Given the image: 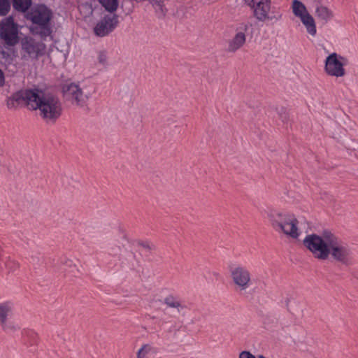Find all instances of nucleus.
I'll return each mask as SVG.
<instances>
[{"instance_id":"1","label":"nucleus","mask_w":358,"mask_h":358,"mask_svg":"<svg viewBox=\"0 0 358 358\" xmlns=\"http://www.w3.org/2000/svg\"><path fill=\"white\" fill-rule=\"evenodd\" d=\"M20 98L46 123H55L62 115V102L52 93L38 89L26 90L20 92Z\"/></svg>"},{"instance_id":"2","label":"nucleus","mask_w":358,"mask_h":358,"mask_svg":"<svg viewBox=\"0 0 358 358\" xmlns=\"http://www.w3.org/2000/svg\"><path fill=\"white\" fill-rule=\"evenodd\" d=\"M266 213L271 226L277 233L292 239L299 238L301 235L299 221L294 215L275 209H268Z\"/></svg>"},{"instance_id":"3","label":"nucleus","mask_w":358,"mask_h":358,"mask_svg":"<svg viewBox=\"0 0 358 358\" xmlns=\"http://www.w3.org/2000/svg\"><path fill=\"white\" fill-rule=\"evenodd\" d=\"M27 19L37 27L36 33L42 38L49 36L52 34L50 21L52 18V12L43 4L35 6L27 13Z\"/></svg>"},{"instance_id":"4","label":"nucleus","mask_w":358,"mask_h":358,"mask_svg":"<svg viewBox=\"0 0 358 358\" xmlns=\"http://www.w3.org/2000/svg\"><path fill=\"white\" fill-rule=\"evenodd\" d=\"M333 234L329 231H324L321 235L308 234L303 240V244L315 258L320 260H326L328 259L329 243L331 241Z\"/></svg>"},{"instance_id":"5","label":"nucleus","mask_w":358,"mask_h":358,"mask_svg":"<svg viewBox=\"0 0 358 358\" xmlns=\"http://www.w3.org/2000/svg\"><path fill=\"white\" fill-rule=\"evenodd\" d=\"M245 3L253 10V15L259 22L266 21L278 22L282 18L280 12L273 13L269 15L271 10V0H244Z\"/></svg>"},{"instance_id":"6","label":"nucleus","mask_w":358,"mask_h":358,"mask_svg":"<svg viewBox=\"0 0 358 358\" xmlns=\"http://www.w3.org/2000/svg\"><path fill=\"white\" fill-rule=\"evenodd\" d=\"M328 251V258L342 264L348 265L352 260V250L350 247L333 234Z\"/></svg>"},{"instance_id":"7","label":"nucleus","mask_w":358,"mask_h":358,"mask_svg":"<svg viewBox=\"0 0 358 358\" xmlns=\"http://www.w3.org/2000/svg\"><path fill=\"white\" fill-rule=\"evenodd\" d=\"M229 269L235 289L240 293L245 292L252 285V274L250 270L241 264L231 265Z\"/></svg>"},{"instance_id":"8","label":"nucleus","mask_w":358,"mask_h":358,"mask_svg":"<svg viewBox=\"0 0 358 358\" xmlns=\"http://www.w3.org/2000/svg\"><path fill=\"white\" fill-rule=\"evenodd\" d=\"M62 93L66 100L79 106H84L90 96V92L75 83L64 84L62 87Z\"/></svg>"},{"instance_id":"9","label":"nucleus","mask_w":358,"mask_h":358,"mask_svg":"<svg viewBox=\"0 0 358 358\" xmlns=\"http://www.w3.org/2000/svg\"><path fill=\"white\" fill-rule=\"evenodd\" d=\"M348 59L336 52L330 54L325 59L324 71L330 76L340 78L345 75L344 66Z\"/></svg>"},{"instance_id":"10","label":"nucleus","mask_w":358,"mask_h":358,"mask_svg":"<svg viewBox=\"0 0 358 358\" xmlns=\"http://www.w3.org/2000/svg\"><path fill=\"white\" fill-rule=\"evenodd\" d=\"M13 314V304L7 301L0 302V327L6 334L14 333L20 328L10 318Z\"/></svg>"},{"instance_id":"11","label":"nucleus","mask_w":358,"mask_h":358,"mask_svg":"<svg viewBox=\"0 0 358 358\" xmlns=\"http://www.w3.org/2000/svg\"><path fill=\"white\" fill-rule=\"evenodd\" d=\"M0 38L8 46H14L18 43V29L12 17H6L2 21L0 26Z\"/></svg>"},{"instance_id":"12","label":"nucleus","mask_w":358,"mask_h":358,"mask_svg":"<svg viewBox=\"0 0 358 358\" xmlns=\"http://www.w3.org/2000/svg\"><path fill=\"white\" fill-rule=\"evenodd\" d=\"M116 14L105 15L94 26V33L99 37L108 35L117 27L119 20Z\"/></svg>"},{"instance_id":"13","label":"nucleus","mask_w":358,"mask_h":358,"mask_svg":"<svg viewBox=\"0 0 358 358\" xmlns=\"http://www.w3.org/2000/svg\"><path fill=\"white\" fill-rule=\"evenodd\" d=\"M22 49L31 59H38L45 54V45L32 38H25L22 42Z\"/></svg>"},{"instance_id":"14","label":"nucleus","mask_w":358,"mask_h":358,"mask_svg":"<svg viewBox=\"0 0 358 358\" xmlns=\"http://www.w3.org/2000/svg\"><path fill=\"white\" fill-rule=\"evenodd\" d=\"M249 29V24L245 22L240 23L236 29V34L234 37L229 41L227 51L234 53L242 48L246 41L245 33Z\"/></svg>"},{"instance_id":"15","label":"nucleus","mask_w":358,"mask_h":358,"mask_svg":"<svg viewBox=\"0 0 358 358\" xmlns=\"http://www.w3.org/2000/svg\"><path fill=\"white\" fill-rule=\"evenodd\" d=\"M315 16L322 24H327L334 17V13L327 7L322 5H316Z\"/></svg>"},{"instance_id":"16","label":"nucleus","mask_w":358,"mask_h":358,"mask_svg":"<svg viewBox=\"0 0 358 358\" xmlns=\"http://www.w3.org/2000/svg\"><path fill=\"white\" fill-rule=\"evenodd\" d=\"M164 303L167 307L176 309L178 313L186 308L178 297L172 294L166 296L164 299Z\"/></svg>"},{"instance_id":"17","label":"nucleus","mask_w":358,"mask_h":358,"mask_svg":"<svg viewBox=\"0 0 358 358\" xmlns=\"http://www.w3.org/2000/svg\"><path fill=\"white\" fill-rule=\"evenodd\" d=\"M299 19L306 28L308 33L311 36H315L316 34V26L313 17L309 13Z\"/></svg>"},{"instance_id":"18","label":"nucleus","mask_w":358,"mask_h":358,"mask_svg":"<svg viewBox=\"0 0 358 358\" xmlns=\"http://www.w3.org/2000/svg\"><path fill=\"white\" fill-rule=\"evenodd\" d=\"M292 9L293 14L299 18L309 14L306 6L299 0L292 1Z\"/></svg>"},{"instance_id":"19","label":"nucleus","mask_w":358,"mask_h":358,"mask_svg":"<svg viewBox=\"0 0 358 358\" xmlns=\"http://www.w3.org/2000/svg\"><path fill=\"white\" fill-rule=\"evenodd\" d=\"M285 305L287 310L292 315L297 316L301 315L302 313V310L301 308V305L298 301H291L290 299H287L285 301Z\"/></svg>"},{"instance_id":"20","label":"nucleus","mask_w":358,"mask_h":358,"mask_svg":"<svg viewBox=\"0 0 358 358\" xmlns=\"http://www.w3.org/2000/svg\"><path fill=\"white\" fill-rule=\"evenodd\" d=\"M100 4L109 12V14H114L118 7L117 0H97Z\"/></svg>"},{"instance_id":"21","label":"nucleus","mask_w":358,"mask_h":358,"mask_svg":"<svg viewBox=\"0 0 358 358\" xmlns=\"http://www.w3.org/2000/svg\"><path fill=\"white\" fill-rule=\"evenodd\" d=\"M31 0H13V7L15 9L24 12L30 7Z\"/></svg>"},{"instance_id":"22","label":"nucleus","mask_w":358,"mask_h":358,"mask_svg":"<svg viewBox=\"0 0 358 358\" xmlns=\"http://www.w3.org/2000/svg\"><path fill=\"white\" fill-rule=\"evenodd\" d=\"M152 350L150 344H144L136 352V358H146L148 355Z\"/></svg>"},{"instance_id":"23","label":"nucleus","mask_w":358,"mask_h":358,"mask_svg":"<svg viewBox=\"0 0 358 358\" xmlns=\"http://www.w3.org/2000/svg\"><path fill=\"white\" fill-rule=\"evenodd\" d=\"M10 8V0H0V15L4 16L8 14Z\"/></svg>"},{"instance_id":"24","label":"nucleus","mask_w":358,"mask_h":358,"mask_svg":"<svg viewBox=\"0 0 358 358\" xmlns=\"http://www.w3.org/2000/svg\"><path fill=\"white\" fill-rule=\"evenodd\" d=\"M238 358H266L263 355H258L255 356L250 351L243 350L239 353Z\"/></svg>"},{"instance_id":"25","label":"nucleus","mask_w":358,"mask_h":358,"mask_svg":"<svg viewBox=\"0 0 358 358\" xmlns=\"http://www.w3.org/2000/svg\"><path fill=\"white\" fill-rule=\"evenodd\" d=\"M137 244L138 245L142 247L147 252H150L154 248V245L148 241H138Z\"/></svg>"},{"instance_id":"26","label":"nucleus","mask_w":358,"mask_h":358,"mask_svg":"<svg viewBox=\"0 0 358 358\" xmlns=\"http://www.w3.org/2000/svg\"><path fill=\"white\" fill-rule=\"evenodd\" d=\"M98 60L101 64H106L107 62V55L105 51H100L98 53Z\"/></svg>"},{"instance_id":"27","label":"nucleus","mask_w":358,"mask_h":358,"mask_svg":"<svg viewBox=\"0 0 358 358\" xmlns=\"http://www.w3.org/2000/svg\"><path fill=\"white\" fill-rule=\"evenodd\" d=\"M6 266L11 271H15L16 268H18L19 266V264L18 263L14 262V261H8V262H6Z\"/></svg>"},{"instance_id":"28","label":"nucleus","mask_w":358,"mask_h":358,"mask_svg":"<svg viewBox=\"0 0 358 358\" xmlns=\"http://www.w3.org/2000/svg\"><path fill=\"white\" fill-rule=\"evenodd\" d=\"M5 85V76L3 71L0 69V87Z\"/></svg>"},{"instance_id":"29","label":"nucleus","mask_w":358,"mask_h":358,"mask_svg":"<svg viewBox=\"0 0 358 358\" xmlns=\"http://www.w3.org/2000/svg\"><path fill=\"white\" fill-rule=\"evenodd\" d=\"M65 264L67 266H71L73 264V261L71 259H68L66 261Z\"/></svg>"},{"instance_id":"30","label":"nucleus","mask_w":358,"mask_h":358,"mask_svg":"<svg viewBox=\"0 0 358 358\" xmlns=\"http://www.w3.org/2000/svg\"><path fill=\"white\" fill-rule=\"evenodd\" d=\"M313 2L316 3V5H320L321 0H312Z\"/></svg>"}]
</instances>
